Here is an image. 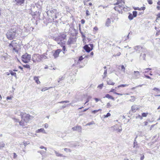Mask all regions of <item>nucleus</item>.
I'll return each instance as SVG.
<instances>
[{"instance_id":"c85d7f7f","label":"nucleus","mask_w":160,"mask_h":160,"mask_svg":"<svg viewBox=\"0 0 160 160\" xmlns=\"http://www.w3.org/2000/svg\"><path fill=\"white\" fill-rule=\"evenodd\" d=\"M131 99L129 100V101L132 102H134L136 99V98L134 96H131Z\"/></svg>"},{"instance_id":"a18cd8bd","label":"nucleus","mask_w":160,"mask_h":160,"mask_svg":"<svg viewBox=\"0 0 160 160\" xmlns=\"http://www.w3.org/2000/svg\"><path fill=\"white\" fill-rule=\"evenodd\" d=\"M99 110V109L98 110H95L92 111V113H95L96 112H98Z\"/></svg>"},{"instance_id":"aec40b11","label":"nucleus","mask_w":160,"mask_h":160,"mask_svg":"<svg viewBox=\"0 0 160 160\" xmlns=\"http://www.w3.org/2000/svg\"><path fill=\"white\" fill-rule=\"evenodd\" d=\"M47 54L46 53H44L42 55H40V56H41V60L42 59H47Z\"/></svg>"},{"instance_id":"774afa93","label":"nucleus","mask_w":160,"mask_h":160,"mask_svg":"<svg viewBox=\"0 0 160 160\" xmlns=\"http://www.w3.org/2000/svg\"><path fill=\"white\" fill-rule=\"evenodd\" d=\"M144 123V126H146L148 125V122L147 121H145Z\"/></svg>"},{"instance_id":"f704fd0d","label":"nucleus","mask_w":160,"mask_h":160,"mask_svg":"<svg viewBox=\"0 0 160 160\" xmlns=\"http://www.w3.org/2000/svg\"><path fill=\"white\" fill-rule=\"evenodd\" d=\"M111 116V114L110 113L108 112L107 113V114L106 115H104L102 117H103L104 118H107L109 116Z\"/></svg>"},{"instance_id":"680f3d73","label":"nucleus","mask_w":160,"mask_h":160,"mask_svg":"<svg viewBox=\"0 0 160 160\" xmlns=\"http://www.w3.org/2000/svg\"><path fill=\"white\" fill-rule=\"evenodd\" d=\"M17 155H16V153H13V158H17Z\"/></svg>"},{"instance_id":"4c0bfd02","label":"nucleus","mask_w":160,"mask_h":160,"mask_svg":"<svg viewBox=\"0 0 160 160\" xmlns=\"http://www.w3.org/2000/svg\"><path fill=\"white\" fill-rule=\"evenodd\" d=\"M13 119L14 121V122H19L20 121H19V119L17 118H13Z\"/></svg>"},{"instance_id":"ddd939ff","label":"nucleus","mask_w":160,"mask_h":160,"mask_svg":"<svg viewBox=\"0 0 160 160\" xmlns=\"http://www.w3.org/2000/svg\"><path fill=\"white\" fill-rule=\"evenodd\" d=\"M54 40L57 42L58 44L60 45L61 44L62 40L60 39V38L58 36L54 38Z\"/></svg>"},{"instance_id":"49530a36","label":"nucleus","mask_w":160,"mask_h":160,"mask_svg":"<svg viewBox=\"0 0 160 160\" xmlns=\"http://www.w3.org/2000/svg\"><path fill=\"white\" fill-rule=\"evenodd\" d=\"M40 148L41 149H45V152L46 151V150H47V148L44 147V146H40Z\"/></svg>"},{"instance_id":"473e14b6","label":"nucleus","mask_w":160,"mask_h":160,"mask_svg":"<svg viewBox=\"0 0 160 160\" xmlns=\"http://www.w3.org/2000/svg\"><path fill=\"white\" fill-rule=\"evenodd\" d=\"M142 59L143 60H145V57H146V54L145 53H144L143 54H142V53L140 55V56L141 57L142 56Z\"/></svg>"},{"instance_id":"bf43d9fd","label":"nucleus","mask_w":160,"mask_h":160,"mask_svg":"<svg viewBox=\"0 0 160 160\" xmlns=\"http://www.w3.org/2000/svg\"><path fill=\"white\" fill-rule=\"evenodd\" d=\"M144 158V155H142L140 158V160H143Z\"/></svg>"},{"instance_id":"f03ea898","label":"nucleus","mask_w":160,"mask_h":160,"mask_svg":"<svg viewBox=\"0 0 160 160\" xmlns=\"http://www.w3.org/2000/svg\"><path fill=\"white\" fill-rule=\"evenodd\" d=\"M17 31V29L16 28H11L6 33V36L7 38L10 40L15 38Z\"/></svg>"},{"instance_id":"4468645a","label":"nucleus","mask_w":160,"mask_h":160,"mask_svg":"<svg viewBox=\"0 0 160 160\" xmlns=\"http://www.w3.org/2000/svg\"><path fill=\"white\" fill-rule=\"evenodd\" d=\"M133 75L136 78H138L140 76V74L138 71H134Z\"/></svg>"},{"instance_id":"4d7b16f0","label":"nucleus","mask_w":160,"mask_h":160,"mask_svg":"<svg viewBox=\"0 0 160 160\" xmlns=\"http://www.w3.org/2000/svg\"><path fill=\"white\" fill-rule=\"evenodd\" d=\"M111 106V105L110 104V103L108 102L107 105V107L108 108L110 107Z\"/></svg>"},{"instance_id":"9b49d317","label":"nucleus","mask_w":160,"mask_h":160,"mask_svg":"<svg viewBox=\"0 0 160 160\" xmlns=\"http://www.w3.org/2000/svg\"><path fill=\"white\" fill-rule=\"evenodd\" d=\"M72 129L73 131H81L82 127L80 126L77 125L76 127L72 128Z\"/></svg>"},{"instance_id":"9d476101","label":"nucleus","mask_w":160,"mask_h":160,"mask_svg":"<svg viewBox=\"0 0 160 160\" xmlns=\"http://www.w3.org/2000/svg\"><path fill=\"white\" fill-rule=\"evenodd\" d=\"M58 36L62 40V41L65 39L67 37L66 34L64 32L60 33Z\"/></svg>"},{"instance_id":"338daca9","label":"nucleus","mask_w":160,"mask_h":160,"mask_svg":"<svg viewBox=\"0 0 160 160\" xmlns=\"http://www.w3.org/2000/svg\"><path fill=\"white\" fill-rule=\"evenodd\" d=\"M82 38L83 40H84L85 39L86 37L85 35H82Z\"/></svg>"},{"instance_id":"c756f323","label":"nucleus","mask_w":160,"mask_h":160,"mask_svg":"<svg viewBox=\"0 0 160 160\" xmlns=\"http://www.w3.org/2000/svg\"><path fill=\"white\" fill-rule=\"evenodd\" d=\"M133 16L132 14H130L128 16V18L130 20H132L133 19Z\"/></svg>"},{"instance_id":"72a5a7b5","label":"nucleus","mask_w":160,"mask_h":160,"mask_svg":"<svg viewBox=\"0 0 160 160\" xmlns=\"http://www.w3.org/2000/svg\"><path fill=\"white\" fill-rule=\"evenodd\" d=\"M47 88V87H44V88H43L42 89H41V91L42 92H44V91H46L48 90V89H49V88Z\"/></svg>"},{"instance_id":"09e8293b","label":"nucleus","mask_w":160,"mask_h":160,"mask_svg":"<svg viewBox=\"0 0 160 160\" xmlns=\"http://www.w3.org/2000/svg\"><path fill=\"white\" fill-rule=\"evenodd\" d=\"M83 58H84L82 57V56H81L79 58V59L78 60V62L79 61H81L83 59Z\"/></svg>"},{"instance_id":"c9c22d12","label":"nucleus","mask_w":160,"mask_h":160,"mask_svg":"<svg viewBox=\"0 0 160 160\" xmlns=\"http://www.w3.org/2000/svg\"><path fill=\"white\" fill-rule=\"evenodd\" d=\"M108 84L111 85H114V83L110 80H109L108 82Z\"/></svg>"},{"instance_id":"e433bc0d","label":"nucleus","mask_w":160,"mask_h":160,"mask_svg":"<svg viewBox=\"0 0 160 160\" xmlns=\"http://www.w3.org/2000/svg\"><path fill=\"white\" fill-rule=\"evenodd\" d=\"M133 14H132L134 17H135L137 15V12L136 11H134L132 12Z\"/></svg>"},{"instance_id":"3c124183","label":"nucleus","mask_w":160,"mask_h":160,"mask_svg":"<svg viewBox=\"0 0 160 160\" xmlns=\"http://www.w3.org/2000/svg\"><path fill=\"white\" fill-rule=\"evenodd\" d=\"M79 29H80V33H81V35L82 36V35H84L85 34L84 33L82 32V31H81V30H80V25H79Z\"/></svg>"},{"instance_id":"6e6552de","label":"nucleus","mask_w":160,"mask_h":160,"mask_svg":"<svg viewBox=\"0 0 160 160\" xmlns=\"http://www.w3.org/2000/svg\"><path fill=\"white\" fill-rule=\"evenodd\" d=\"M62 52V50L61 49H58L57 50L54 51L53 52V55L54 58H56L59 56V55L60 52Z\"/></svg>"},{"instance_id":"f257e3e1","label":"nucleus","mask_w":160,"mask_h":160,"mask_svg":"<svg viewBox=\"0 0 160 160\" xmlns=\"http://www.w3.org/2000/svg\"><path fill=\"white\" fill-rule=\"evenodd\" d=\"M20 116L21 119L19 122L20 126L24 127L26 126L31 120L32 116L29 114L25 112H21Z\"/></svg>"},{"instance_id":"1a4fd4ad","label":"nucleus","mask_w":160,"mask_h":160,"mask_svg":"<svg viewBox=\"0 0 160 160\" xmlns=\"http://www.w3.org/2000/svg\"><path fill=\"white\" fill-rule=\"evenodd\" d=\"M134 49L139 53H140L141 51H142L144 48L141 47L140 46H136L134 47Z\"/></svg>"},{"instance_id":"603ef678","label":"nucleus","mask_w":160,"mask_h":160,"mask_svg":"<svg viewBox=\"0 0 160 160\" xmlns=\"http://www.w3.org/2000/svg\"><path fill=\"white\" fill-rule=\"evenodd\" d=\"M79 29H80V33H81V35L82 36V35H84L85 34L84 33L82 32V31H81V30H80V25H79Z\"/></svg>"},{"instance_id":"a19ab883","label":"nucleus","mask_w":160,"mask_h":160,"mask_svg":"<svg viewBox=\"0 0 160 160\" xmlns=\"http://www.w3.org/2000/svg\"><path fill=\"white\" fill-rule=\"evenodd\" d=\"M148 113H143L142 114V117H146L148 115Z\"/></svg>"},{"instance_id":"8fccbe9b","label":"nucleus","mask_w":160,"mask_h":160,"mask_svg":"<svg viewBox=\"0 0 160 160\" xmlns=\"http://www.w3.org/2000/svg\"><path fill=\"white\" fill-rule=\"evenodd\" d=\"M69 102V101H61L60 103H68Z\"/></svg>"},{"instance_id":"2f4dec72","label":"nucleus","mask_w":160,"mask_h":160,"mask_svg":"<svg viewBox=\"0 0 160 160\" xmlns=\"http://www.w3.org/2000/svg\"><path fill=\"white\" fill-rule=\"evenodd\" d=\"M5 144L3 142H0V149L4 147Z\"/></svg>"},{"instance_id":"37998d69","label":"nucleus","mask_w":160,"mask_h":160,"mask_svg":"<svg viewBox=\"0 0 160 160\" xmlns=\"http://www.w3.org/2000/svg\"><path fill=\"white\" fill-rule=\"evenodd\" d=\"M57 10L55 9H54L53 10H52L50 11V12L51 13H55L56 14V12Z\"/></svg>"},{"instance_id":"de8ad7c7","label":"nucleus","mask_w":160,"mask_h":160,"mask_svg":"<svg viewBox=\"0 0 160 160\" xmlns=\"http://www.w3.org/2000/svg\"><path fill=\"white\" fill-rule=\"evenodd\" d=\"M152 0H147L148 3L149 4H152Z\"/></svg>"},{"instance_id":"dca6fc26","label":"nucleus","mask_w":160,"mask_h":160,"mask_svg":"<svg viewBox=\"0 0 160 160\" xmlns=\"http://www.w3.org/2000/svg\"><path fill=\"white\" fill-rule=\"evenodd\" d=\"M124 4H118V7L120 8L121 10L123 9L124 10H125V7H126L127 8V6H125L124 5Z\"/></svg>"},{"instance_id":"5701e85b","label":"nucleus","mask_w":160,"mask_h":160,"mask_svg":"<svg viewBox=\"0 0 160 160\" xmlns=\"http://www.w3.org/2000/svg\"><path fill=\"white\" fill-rule=\"evenodd\" d=\"M137 138V137H136L135 139L134 140V146H133V147H138V143L137 142H136V139Z\"/></svg>"},{"instance_id":"052dcab7","label":"nucleus","mask_w":160,"mask_h":160,"mask_svg":"<svg viewBox=\"0 0 160 160\" xmlns=\"http://www.w3.org/2000/svg\"><path fill=\"white\" fill-rule=\"evenodd\" d=\"M86 14L87 16H89V15L90 14L89 13V11L88 10L86 11Z\"/></svg>"},{"instance_id":"0e129e2a","label":"nucleus","mask_w":160,"mask_h":160,"mask_svg":"<svg viewBox=\"0 0 160 160\" xmlns=\"http://www.w3.org/2000/svg\"><path fill=\"white\" fill-rule=\"evenodd\" d=\"M137 118H139L141 119H142V117L141 116H140V115H138V116L137 117H136Z\"/></svg>"},{"instance_id":"bb28decb","label":"nucleus","mask_w":160,"mask_h":160,"mask_svg":"<svg viewBox=\"0 0 160 160\" xmlns=\"http://www.w3.org/2000/svg\"><path fill=\"white\" fill-rule=\"evenodd\" d=\"M23 67L24 68H25L27 69H30V66L29 64H26V65H23Z\"/></svg>"},{"instance_id":"13d9d810","label":"nucleus","mask_w":160,"mask_h":160,"mask_svg":"<svg viewBox=\"0 0 160 160\" xmlns=\"http://www.w3.org/2000/svg\"><path fill=\"white\" fill-rule=\"evenodd\" d=\"M153 90H154V91H155V90H158L159 91H160V89H159V88H154Z\"/></svg>"},{"instance_id":"6ab92c4d","label":"nucleus","mask_w":160,"mask_h":160,"mask_svg":"<svg viewBox=\"0 0 160 160\" xmlns=\"http://www.w3.org/2000/svg\"><path fill=\"white\" fill-rule=\"evenodd\" d=\"M34 80L38 84H39L40 83V82L38 79V77L37 76H35L33 78Z\"/></svg>"},{"instance_id":"58836bf2","label":"nucleus","mask_w":160,"mask_h":160,"mask_svg":"<svg viewBox=\"0 0 160 160\" xmlns=\"http://www.w3.org/2000/svg\"><path fill=\"white\" fill-rule=\"evenodd\" d=\"M128 84H122L120 85H119L118 86V88L121 87H125L128 86Z\"/></svg>"},{"instance_id":"a878e982","label":"nucleus","mask_w":160,"mask_h":160,"mask_svg":"<svg viewBox=\"0 0 160 160\" xmlns=\"http://www.w3.org/2000/svg\"><path fill=\"white\" fill-rule=\"evenodd\" d=\"M37 132H43L45 133V131L43 128L38 129L37 131Z\"/></svg>"},{"instance_id":"5fc2aeb1","label":"nucleus","mask_w":160,"mask_h":160,"mask_svg":"<svg viewBox=\"0 0 160 160\" xmlns=\"http://www.w3.org/2000/svg\"><path fill=\"white\" fill-rule=\"evenodd\" d=\"M64 150L65 151H69V152H71V150L69 149H68L67 148H65L64 149Z\"/></svg>"},{"instance_id":"393cba45","label":"nucleus","mask_w":160,"mask_h":160,"mask_svg":"<svg viewBox=\"0 0 160 160\" xmlns=\"http://www.w3.org/2000/svg\"><path fill=\"white\" fill-rule=\"evenodd\" d=\"M10 73L12 76H14L15 77H16V72H13L11 70L9 71Z\"/></svg>"},{"instance_id":"2eb2a0df","label":"nucleus","mask_w":160,"mask_h":160,"mask_svg":"<svg viewBox=\"0 0 160 160\" xmlns=\"http://www.w3.org/2000/svg\"><path fill=\"white\" fill-rule=\"evenodd\" d=\"M103 68L104 69V72L103 73V75H102V78L104 79L107 76V69L106 66H105L103 67Z\"/></svg>"},{"instance_id":"864d4df0","label":"nucleus","mask_w":160,"mask_h":160,"mask_svg":"<svg viewBox=\"0 0 160 160\" xmlns=\"http://www.w3.org/2000/svg\"><path fill=\"white\" fill-rule=\"evenodd\" d=\"M121 55V52H118V53L116 54H115V55H113V56H119L120 55Z\"/></svg>"},{"instance_id":"f3484780","label":"nucleus","mask_w":160,"mask_h":160,"mask_svg":"<svg viewBox=\"0 0 160 160\" xmlns=\"http://www.w3.org/2000/svg\"><path fill=\"white\" fill-rule=\"evenodd\" d=\"M111 21L110 19L108 18L106 21L105 23V25L107 27H108L110 26V24H111Z\"/></svg>"},{"instance_id":"7c9ffc66","label":"nucleus","mask_w":160,"mask_h":160,"mask_svg":"<svg viewBox=\"0 0 160 160\" xmlns=\"http://www.w3.org/2000/svg\"><path fill=\"white\" fill-rule=\"evenodd\" d=\"M119 67H121V70L123 72H125V68L124 67V66L123 65H122V66H119Z\"/></svg>"},{"instance_id":"f8f14e48","label":"nucleus","mask_w":160,"mask_h":160,"mask_svg":"<svg viewBox=\"0 0 160 160\" xmlns=\"http://www.w3.org/2000/svg\"><path fill=\"white\" fill-rule=\"evenodd\" d=\"M139 109L138 106L136 105H134L131 107V109L133 112H135L137 110Z\"/></svg>"},{"instance_id":"4be33fe9","label":"nucleus","mask_w":160,"mask_h":160,"mask_svg":"<svg viewBox=\"0 0 160 160\" xmlns=\"http://www.w3.org/2000/svg\"><path fill=\"white\" fill-rule=\"evenodd\" d=\"M105 97L109 99H111L113 100H114V98L112 96L109 95V94H107L105 96Z\"/></svg>"},{"instance_id":"20e7f679","label":"nucleus","mask_w":160,"mask_h":160,"mask_svg":"<svg viewBox=\"0 0 160 160\" xmlns=\"http://www.w3.org/2000/svg\"><path fill=\"white\" fill-rule=\"evenodd\" d=\"M31 55L27 53H26L21 56V59L24 63H28L31 60Z\"/></svg>"},{"instance_id":"c03bdc74","label":"nucleus","mask_w":160,"mask_h":160,"mask_svg":"<svg viewBox=\"0 0 160 160\" xmlns=\"http://www.w3.org/2000/svg\"><path fill=\"white\" fill-rule=\"evenodd\" d=\"M94 121H92L88 123L87 124V125H91L94 124Z\"/></svg>"},{"instance_id":"79ce46f5","label":"nucleus","mask_w":160,"mask_h":160,"mask_svg":"<svg viewBox=\"0 0 160 160\" xmlns=\"http://www.w3.org/2000/svg\"><path fill=\"white\" fill-rule=\"evenodd\" d=\"M13 98V97L12 96H8L6 98V99L7 100H11Z\"/></svg>"},{"instance_id":"b1692460","label":"nucleus","mask_w":160,"mask_h":160,"mask_svg":"<svg viewBox=\"0 0 160 160\" xmlns=\"http://www.w3.org/2000/svg\"><path fill=\"white\" fill-rule=\"evenodd\" d=\"M117 1L118 4L125 3L122 0H117Z\"/></svg>"},{"instance_id":"cd10ccee","label":"nucleus","mask_w":160,"mask_h":160,"mask_svg":"<svg viewBox=\"0 0 160 160\" xmlns=\"http://www.w3.org/2000/svg\"><path fill=\"white\" fill-rule=\"evenodd\" d=\"M55 153L56 155L58 157H64V156L62 154H60L57 152H55Z\"/></svg>"},{"instance_id":"0eeeda50","label":"nucleus","mask_w":160,"mask_h":160,"mask_svg":"<svg viewBox=\"0 0 160 160\" xmlns=\"http://www.w3.org/2000/svg\"><path fill=\"white\" fill-rule=\"evenodd\" d=\"M76 39L77 38H76L70 37L67 41V44L70 45L72 44H73L76 42Z\"/></svg>"},{"instance_id":"a211bd4d","label":"nucleus","mask_w":160,"mask_h":160,"mask_svg":"<svg viewBox=\"0 0 160 160\" xmlns=\"http://www.w3.org/2000/svg\"><path fill=\"white\" fill-rule=\"evenodd\" d=\"M17 4L21 5L24 3V0H15Z\"/></svg>"},{"instance_id":"39448f33","label":"nucleus","mask_w":160,"mask_h":160,"mask_svg":"<svg viewBox=\"0 0 160 160\" xmlns=\"http://www.w3.org/2000/svg\"><path fill=\"white\" fill-rule=\"evenodd\" d=\"M40 55L38 54H35L33 55L32 60L33 62H40L41 61Z\"/></svg>"},{"instance_id":"69168bd1","label":"nucleus","mask_w":160,"mask_h":160,"mask_svg":"<svg viewBox=\"0 0 160 160\" xmlns=\"http://www.w3.org/2000/svg\"><path fill=\"white\" fill-rule=\"evenodd\" d=\"M65 49H66V47H65V46H62V50L64 51H65Z\"/></svg>"},{"instance_id":"412c9836","label":"nucleus","mask_w":160,"mask_h":160,"mask_svg":"<svg viewBox=\"0 0 160 160\" xmlns=\"http://www.w3.org/2000/svg\"><path fill=\"white\" fill-rule=\"evenodd\" d=\"M98 30V28L97 26H95L94 27L93 32L94 34H95L97 32V31Z\"/></svg>"},{"instance_id":"ea45409f","label":"nucleus","mask_w":160,"mask_h":160,"mask_svg":"<svg viewBox=\"0 0 160 160\" xmlns=\"http://www.w3.org/2000/svg\"><path fill=\"white\" fill-rule=\"evenodd\" d=\"M130 34V33H129L127 36H125L124 37L123 39H124V40L126 41L129 38V35Z\"/></svg>"},{"instance_id":"6e6d98bb","label":"nucleus","mask_w":160,"mask_h":160,"mask_svg":"<svg viewBox=\"0 0 160 160\" xmlns=\"http://www.w3.org/2000/svg\"><path fill=\"white\" fill-rule=\"evenodd\" d=\"M81 23L82 24H83L85 22V20L84 19H82L81 20Z\"/></svg>"},{"instance_id":"7ed1b4c3","label":"nucleus","mask_w":160,"mask_h":160,"mask_svg":"<svg viewBox=\"0 0 160 160\" xmlns=\"http://www.w3.org/2000/svg\"><path fill=\"white\" fill-rule=\"evenodd\" d=\"M19 44L16 42V40L12 41L9 45V48L13 51L18 53V46H19Z\"/></svg>"},{"instance_id":"e2e57ef3","label":"nucleus","mask_w":160,"mask_h":160,"mask_svg":"<svg viewBox=\"0 0 160 160\" xmlns=\"http://www.w3.org/2000/svg\"><path fill=\"white\" fill-rule=\"evenodd\" d=\"M44 126L45 128H47L48 127V124L46 123V124H44Z\"/></svg>"},{"instance_id":"423d86ee","label":"nucleus","mask_w":160,"mask_h":160,"mask_svg":"<svg viewBox=\"0 0 160 160\" xmlns=\"http://www.w3.org/2000/svg\"><path fill=\"white\" fill-rule=\"evenodd\" d=\"M90 47L88 46V45H86L83 47L84 49L88 52H90L93 49V45L92 44H89Z\"/></svg>"}]
</instances>
